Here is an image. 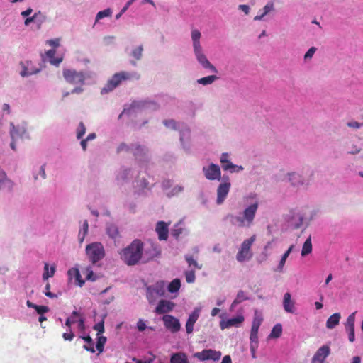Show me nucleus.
Masks as SVG:
<instances>
[{"label":"nucleus","instance_id":"nucleus-1","mask_svg":"<svg viewBox=\"0 0 363 363\" xmlns=\"http://www.w3.org/2000/svg\"><path fill=\"white\" fill-rule=\"evenodd\" d=\"M308 223L305 209L296 206L286 210L276 225H279L282 230H294L301 228L304 225L306 228Z\"/></svg>","mask_w":363,"mask_h":363},{"label":"nucleus","instance_id":"nucleus-2","mask_svg":"<svg viewBox=\"0 0 363 363\" xmlns=\"http://www.w3.org/2000/svg\"><path fill=\"white\" fill-rule=\"evenodd\" d=\"M65 81L75 86L70 94H80L84 91L83 86L95 82L96 75L94 72L88 70L77 71L74 69H64L62 72Z\"/></svg>","mask_w":363,"mask_h":363},{"label":"nucleus","instance_id":"nucleus-3","mask_svg":"<svg viewBox=\"0 0 363 363\" xmlns=\"http://www.w3.org/2000/svg\"><path fill=\"white\" fill-rule=\"evenodd\" d=\"M201 33L197 28L191 30V40L195 58L203 69L217 73L216 67L210 62L205 54L201 42Z\"/></svg>","mask_w":363,"mask_h":363},{"label":"nucleus","instance_id":"nucleus-4","mask_svg":"<svg viewBox=\"0 0 363 363\" xmlns=\"http://www.w3.org/2000/svg\"><path fill=\"white\" fill-rule=\"evenodd\" d=\"M143 243L140 240H134L120 252L121 259L129 266L136 264L141 259Z\"/></svg>","mask_w":363,"mask_h":363},{"label":"nucleus","instance_id":"nucleus-5","mask_svg":"<svg viewBox=\"0 0 363 363\" xmlns=\"http://www.w3.org/2000/svg\"><path fill=\"white\" fill-rule=\"evenodd\" d=\"M140 79V74L136 72L121 71L115 73L105 84L101 89L102 95L108 94L118 87L123 82L138 80Z\"/></svg>","mask_w":363,"mask_h":363},{"label":"nucleus","instance_id":"nucleus-6","mask_svg":"<svg viewBox=\"0 0 363 363\" xmlns=\"http://www.w3.org/2000/svg\"><path fill=\"white\" fill-rule=\"evenodd\" d=\"M313 176V170L309 168L303 169L299 172H291L286 174L290 184L295 188L307 189Z\"/></svg>","mask_w":363,"mask_h":363},{"label":"nucleus","instance_id":"nucleus-7","mask_svg":"<svg viewBox=\"0 0 363 363\" xmlns=\"http://www.w3.org/2000/svg\"><path fill=\"white\" fill-rule=\"evenodd\" d=\"M257 208V202L248 206L242 215L231 216L232 223L241 228H250L253 223Z\"/></svg>","mask_w":363,"mask_h":363},{"label":"nucleus","instance_id":"nucleus-8","mask_svg":"<svg viewBox=\"0 0 363 363\" xmlns=\"http://www.w3.org/2000/svg\"><path fill=\"white\" fill-rule=\"evenodd\" d=\"M157 108V104L150 101H135L129 108H124L123 111L119 115V118L124 115L131 116L138 111L155 110Z\"/></svg>","mask_w":363,"mask_h":363},{"label":"nucleus","instance_id":"nucleus-9","mask_svg":"<svg viewBox=\"0 0 363 363\" xmlns=\"http://www.w3.org/2000/svg\"><path fill=\"white\" fill-rule=\"evenodd\" d=\"M256 240V236L254 235L250 238L245 239L241 244L240 247L236 255V259L239 262H244L249 261L252 257V252L251 247Z\"/></svg>","mask_w":363,"mask_h":363},{"label":"nucleus","instance_id":"nucleus-10","mask_svg":"<svg viewBox=\"0 0 363 363\" xmlns=\"http://www.w3.org/2000/svg\"><path fill=\"white\" fill-rule=\"evenodd\" d=\"M149 150L147 147L138 143L132 144V153L138 162V166L144 169H147V164L150 162L148 157Z\"/></svg>","mask_w":363,"mask_h":363},{"label":"nucleus","instance_id":"nucleus-11","mask_svg":"<svg viewBox=\"0 0 363 363\" xmlns=\"http://www.w3.org/2000/svg\"><path fill=\"white\" fill-rule=\"evenodd\" d=\"M167 284L160 281L146 288V297L150 303H153L158 297L163 296L166 292Z\"/></svg>","mask_w":363,"mask_h":363},{"label":"nucleus","instance_id":"nucleus-12","mask_svg":"<svg viewBox=\"0 0 363 363\" xmlns=\"http://www.w3.org/2000/svg\"><path fill=\"white\" fill-rule=\"evenodd\" d=\"M86 254L89 260L95 264L104 258L105 250L101 242H94L86 247Z\"/></svg>","mask_w":363,"mask_h":363},{"label":"nucleus","instance_id":"nucleus-13","mask_svg":"<svg viewBox=\"0 0 363 363\" xmlns=\"http://www.w3.org/2000/svg\"><path fill=\"white\" fill-rule=\"evenodd\" d=\"M138 174L134 168L122 167L116 173V180L118 184L123 185L130 182L133 178H136Z\"/></svg>","mask_w":363,"mask_h":363},{"label":"nucleus","instance_id":"nucleus-14","mask_svg":"<svg viewBox=\"0 0 363 363\" xmlns=\"http://www.w3.org/2000/svg\"><path fill=\"white\" fill-rule=\"evenodd\" d=\"M193 356L201 362L209 360L216 362L220 359L222 353L220 351L212 349H205L201 352H195Z\"/></svg>","mask_w":363,"mask_h":363},{"label":"nucleus","instance_id":"nucleus-15","mask_svg":"<svg viewBox=\"0 0 363 363\" xmlns=\"http://www.w3.org/2000/svg\"><path fill=\"white\" fill-rule=\"evenodd\" d=\"M205 178L210 181H220L221 179V170L218 164L211 163L202 168Z\"/></svg>","mask_w":363,"mask_h":363},{"label":"nucleus","instance_id":"nucleus-16","mask_svg":"<svg viewBox=\"0 0 363 363\" xmlns=\"http://www.w3.org/2000/svg\"><path fill=\"white\" fill-rule=\"evenodd\" d=\"M230 186L231 184L229 180V177H223L222 182L218 185L217 188V204L220 205L224 202L229 193Z\"/></svg>","mask_w":363,"mask_h":363},{"label":"nucleus","instance_id":"nucleus-17","mask_svg":"<svg viewBox=\"0 0 363 363\" xmlns=\"http://www.w3.org/2000/svg\"><path fill=\"white\" fill-rule=\"evenodd\" d=\"M9 132L11 140H13L28 138L26 128L24 125H15L13 123H11Z\"/></svg>","mask_w":363,"mask_h":363},{"label":"nucleus","instance_id":"nucleus-18","mask_svg":"<svg viewBox=\"0 0 363 363\" xmlns=\"http://www.w3.org/2000/svg\"><path fill=\"white\" fill-rule=\"evenodd\" d=\"M223 315V314L220 315L222 320H220L219 325L222 330L232 327H238L243 323L245 320L242 315H238L236 317L229 319H224Z\"/></svg>","mask_w":363,"mask_h":363},{"label":"nucleus","instance_id":"nucleus-19","mask_svg":"<svg viewBox=\"0 0 363 363\" xmlns=\"http://www.w3.org/2000/svg\"><path fill=\"white\" fill-rule=\"evenodd\" d=\"M13 186V182L7 177L5 171L0 168V194L11 192Z\"/></svg>","mask_w":363,"mask_h":363},{"label":"nucleus","instance_id":"nucleus-20","mask_svg":"<svg viewBox=\"0 0 363 363\" xmlns=\"http://www.w3.org/2000/svg\"><path fill=\"white\" fill-rule=\"evenodd\" d=\"M162 319L165 328L172 333H177L180 330L181 324L178 318L170 315H164Z\"/></svg>","mask_w":363,"mask_h":363},{"label":"nucleus","instance_id":"nucleus-21","mask_svg":"<svg viewBox=\"0 0 363 363\" xmlns=\"http://www.w3.org/2000/svg\"><path fill=\"white\" fill-rule=\"evenodd\" d=\"M201 311V307H196L189 314L186 323V331L188 334H191L194 331V325L199 319Z\"/></svg>","mask_w":363,"mask_h":363},{"label":"nucleus","instance_id":"nucleus-22","mask_svg":"<svg viewBox=\"0 0 363 363\" xmlns=\"http://www.w3.org/2000/svg\"><path fill=\"white\" fill-rule=\"evenodd\" d=\"M330 353V347L328 345H323L316 351L313 355L311 363H323Z\"/></svg>","mask_w":363,"mask_h":363},{"label":"nucleus","instance_id":"nucleus-23","mask_svg":"<svg viewBox=\"0 0 363 363\" xmlns=\"http://www.w3.org/2000/svg\"><path fill=\"white\" fill-rule=\"evenodd\" d=\"M174 306L175 303H174L173 302L168 300L162 299L160 300L157 303V306L155 309V312L157 314H164L173 311Z\"/></svg>","mask_w":363,"mask_h":363},{"label":"nucleus","instance_id":"nucleus-24","mask_svg":"<svg viewBox=\"0 0 363 363\" xmlns=\"http://www.w3.org/2000/svg\"><path fill=\"white\" fill-rule=\"evenodd\" d=\"M179 131L181 145L184 150L189 151L191 148L190 129L185 125Z\"/></svg>","mask_w":363,"mask_h":363},{"label":"nucleus","instance_id":"nucleus-25","mask_svg":"<svg viewBox=\"0 0 363 363\" xmlns=\"http://www.w3.org/2000/svg\"><path fill=\"white\" fill-rule=\"evenodd\" d=\"M67 275L70 281H74V284L82 287L84 281L82 279L80 272L77 268L73 267L68 270Z\"/></svg>","mask_w":363,"mask_h":363},{"label":"nucleus","instance_id":"nucleus-26","mask_svg":"<svg viewBox=\"0 0 363 363\" xmlns=\"http://www.w3.org/2000/svg\"><path fill=\"white\" fill-rule=\"evenodd\" d=\"M89 232V221L83 219L79 221L78 241L82 244Z\"/></svg>","mask_w":363,"mask_h":363},{"label":"nucleus","instance_id":"nucleus-27","mask_svg":"<svg viewBox=\"0 0 363 363\" xmlns=\"http://www.w3.org/2000/svg\"><path fill=\"white\" fill-rule=\"evenodd\" d=\"M283 308L286 313H295V302L291 299V296L289 292L285 293L284 295Z\"/></svg>","mask_w":363,"mask_h":363},{"label":"nucleus","instance_id":"nucleus-28","mask_svg":"<svg viewBox=\"0 0 363 363\" xmlns=\"http://www.w3.org/2000/svg\"><path fill=\"white\" fill-rule=\"evenodd\" d=\"M45 20V17L40 11L35 12L33 16L25 18L24 26H28L31 23L35 22L38 23V28Z\"/></svg>","mask_w":363,"mask_h":363},{"label":"nucleus","instance_id":"nucleus-29","mask_svg":"<svg viewBox=\"0 0 363 363\" xmlns=\"http://www.w3.org/2000/svg\"><path fill=\"white\" fill-rule=\"evenodd\" d=\"M155 230L160 240H166L167 239L169 230L168 225L166 223L163 221L158 222Z\"/></svg>","mask_w":363,"mask_h":363},{"label":"nucleus","instance_id":"nucleus-30","mask_svg":"<svg viewBox=\"0 0 363 363\" xmlns=\"http://www.w3.org/2000/svg\"><path fill=\"white\" fill-rule=\"evenodd\" d=\"M33 178L35 182L43 181L46 179L45 164L36 166L33 169Z\"/></svg>","mask_w":363,"mask_h":363},{"label":"nucleus","instance_id":"nucleus-31","mask_svg":"<svg viewBox=\"0 0 363 363\" xmlns=\"http://www.w3.org/2000/svg\"><path fill=\"white\" fill-rule=\"evenodd\" d=\"M294 247V245H291L289 249L284 253V255L281 256V259L277 264V266L275 268V271L279 273H284L285 272L284 270V265L286 263V261L287 258L289 257L290 253L292 252L293 249Z\"/></svg>","mask_w":363,"mask_h":363},{"label":"nucleus","instance_id":"nucleus-32","mask_svg":"<svg viewBox=\"0 0 363 363\" xmlns=\"http://www.w3.org/2000/svg\"><path fill=\"white\" fill-rule=\"evenodd\" d=\"M170 363H189L187 355L182 352L173 353L169 359Z\"/></svg>","mask_w":363,"mask_h":363},{"label":"nucleus","instance_id":"nucleus-33","mask_svg":"<svg viewBox=\"0 0 363 363\" xmlns=\"http://www.w3.org/2000/svg\"><path fill=\"white\" fill-rule=\"evenodd\" d=\"M56 51L55 49H50L45 53L46 57L51 65L55 66H59L62 61V57H55Z\"/></svg>","mask_w":363,"mask_h":363},{"label":"nucleus","instance_id":"nucleus-34","mask_svg":"<svg viewBox=\"0 0 363 363\" xmlns=\"http://www.w3.org/2000/svg\"><path fill=\"white\" fill-rule=\"evenodd\" d=\"M262 313L260 311L256 310L255 311L251 330L259 331V326L262 324Z\"/></svg>","mask_w":363,"mask_h":363},{"label":"nucleus","instance_id":"nucleus-35","mask_svg":"<svg viewBox=\"0 0 363 363\" xmlns=\"http://www.w3.org/2000/svg\"><path fill=\"white\" fill-rule=\"evenodd\" d=\"M341 315L340 313H335L328 318L326 322V327L333 329L339 324Z\"/></svg>","mask_w":363,"mask_h":363},{"label":"nucleus","instance_id":"nucleus-36","mask_svg":"<svg viewBox=\"0 0 363 363\" xmlns=\"http://www.w3.org/2000/svg\"><path fill=\"white\" fill-rule=\"evenodd\" d=\"M30 63H27V66H23L22 70L20 72V74L23 77H29L33 74H35L40 72L39 69L34 68L30 66Z\"/></svg>","mask_w":363,"mask_h":363},{"label":"nucleus","instance_id":"nucleus-37","mask_svg":"<svg viewBox=\"0 0 363 363\" xmlns=\"http://www.w3.org/2000/svg\"><path fill=\"white\" fill-rule=\"evenodd\" d=\"M56 272V267L55 264L51 267L48 263L44 264V272L43 273V279L47 280L50 277H52Z\"/></svg>","mask_w":363,"mask_h":363},{"label":"nucleus","instance_id":"nucleus-38","mask_svg":"<svg viewBox=\"0 0 363 363\" xmlns=\"http://www.w3.org/2000/svg\"><path fill=\"white\" fill-rule=\"evenodd\" d=\"M112 13L113 11L110 8L99 11L95 18L94 25L99 23L100 21L104 18L111 17Z\"/></svg>","mask_w":363,"mask_h":363},{"label":"nucleus","instance_id":"nucleus-39","mask_svg":"<svg viewBox=\"0 0 363 363\" xmlns=\"http://www.w3.org/2000/svg\"><path fill=\"white\" fill-rule=\"evenodd\" d=\"M26 305L28 308H34L35 310V311L37 312V313H38L39 315H43L49 311V308L48 306H38V305L34 304L29 300H28L26 301Z\"/></svg>","mask_w":363,"mask_h":363},{"label":"nucleus","instance_id":"nucleus-40","mask_svg":"<svg viewBox=\"0 0 363 363\" xmlns=\"http://www.w3.org/2000/svg\"><path fill=\"white\" fill-rule=\"evenodd\" d=\"M181 287V281L179 279H173L168 285L167 288L169 293L174 294L178 292Z\"/></svg>","mask_w":363,"mask_h":363},{"label":"nucleus","instance_id":"nucleus-41","mask_svg":"<svg viewBox=\"0 0 363 363\" xmlns=\"http://www.w3.org/2000/svg\"><path fill=\"white\" fill-rule=\"evenodd\" d=\"M218 79V77L216 75H209L204 77L196 80V83L203 86H207L212 84L216 80Z\"/></svg>","mask_w":363,"mask_h":363},{"label":"nucleus","instance_id":"nucleus-42","mask_svg":"<svg viewBox=\"0 0 363 363\" xmlns=\"http://www.w3.org/2000/svg\"><path fill=\"white\" fill-rule=\"evenodd\" d=\"M247 299H248V297L246 295V294L243 291H239L237 294L236 298L231 304L230 309L232 310L238 304L240 303L241 302Z\"/></svg>","mask_w":363,"mask_h":363},{"label":"nucleus","instance_id":"nucleus-43","mask_svg":"<svg viewBox=\"0 0 363 363\" xmlns=\"http://www.w3.org/2000/svg\"><path fill=\"white\" fill-rule=\"evenodd\" d=\"M312 251V242L311 238L309 236L306 240L304 242L302 250H301V256L305 257L310 254Z\"/></svg>","mask_w":363,"mask_h":363},{"label":"nucleus","instance_id":"nucleus-44","mask_svg":"<svg viewBox=\"0 0 363 363\" xmlns=\"http://www.w3.org/2000/svg\"><path fill=\"white\" fill-rule=\"evenodd\" d=\"M143 45H140L138 46L134 47L130 53V55L133 57L136 60H140L142 58L143 56Z\"/></svg>","mask_w":363,"mask_h":363},{"label":"nucleus","instance_id":"nucleus-45","mask_svg":"<svg viewBox=\"0 0 363 363\" xmlns=\"http://www.w3.org/2000/svg\"><path fill=\"white\" fill-rule=\"evenodd\" d=\"M163 124L168 128H170V129H172V130H177L179 129L180 130V129L182 128L183 126H184V125L182 124H180V123H177L173 119H169V120H164L163 121Z\"/></svg>","mask_w":363,"mask_h":363},{"label":"nucleus","instance_id":"nucleus-46","mask_svg":"<svg viewBox=\"0 0 363 363\" xmlns=\"http://www.w3.org/2000/svg\"><path fill=\"white\" fill-rule=\"evenodd\" d=\"M106 233L109 237L115 238L118 235V228L114 224H108L106 226Z\"/></svg>","mask_w":363,"mask_h":363},{"label":"nucleus","instance_id":"nucleus-47","mask_svg":"<svg viewBox=\"0 0 363 363\" xmlns=\"http://www.w3.org/2000/svg\"><path fill=\"white\" fill-rule=\"evenodd\" d=\"M80 337L82 338L86 343L84 345V348L87 351L94 352V342L92 339L89 336H80Z\"/></svg>","mask_w":363,"mask_h":363},{"label":"nucleus","instance_id":"nucleus-48","mask_svg":"<svg viewBox=\"0 0 363 363\" xmlns=\"http://www.w3.org/2000/svg\"><path fill=\"white\" fill-rule=\"evenodd\" d=\"M220 162L222 164L223 169H224L225 167L229 166V164H232L230 160V155L227 152L221 154L220 157Z\"/></svg>","mask_w":363,"mask_h":363},{"label":"nucleus","instance_id":"nucleus-49","mask_svg":"<svg viewBox=\"0 0 363 363\" xmlns=\"http://www.w3.org/2000/svg\"><path fill=\"white\" fill-rule=\"evenodd\" d=\"M86 130V129L85 125L84 124V123L80 122L76 130L77 138L78 140L82 139L83 136L85 135Z\"/></svg>","mask_w":363,"mask_h":363},{"label":"nucleus","instance_id":"nucleus-50","mask_svg":"<svg viewBox=\"0 0 363 363\" xmlns=\"http://www.w3.org/2000/svg\"><path fill=\"white\" fill-rule=\"evenodd\" d=\"M128 152L132 153V144L128 145L126 143H122L117 147V152Z\"/></svg>","mask_w":363,"mask_h":363},{"label":"nucleus","instance_id":"nucleus-51","mask_svg":"<svg viewBox=\"0 0 363 363\" xmlns=\"http://www.w3.org/2000/svg\"><path fill=\"white\" fill-rule=\"evenodd\" d=\"M244 169L243 167L241 165H236L234 164H230L229 166H226L224 167L225 171H229L231 173L234 172H242Z\"/></svg>","mask_w":363,"mask_h":363},{"label":"nucleus","instance_id":"nucleus-52","mask_svg":"<svg viewBox=\"0 0 363 363\" xmlns=\"http://www.w3.org/2000/svg\"><path fill=\"white\" fill-rule=\"evenodd\" d=\"M272 9V4H270V3H268L265 6L264 8L263 9L264 11L259 14V15H257L255 18H254V20L255 21H260L262 20L264 16L267 14Z\"/></svg>","mask_w":363,"mask_h":363},{"label":"nucleus","instance_id":"nucleus-53","mask_svg":"<svg viewBox=\"0 0 363 363\" xmlns=\"http://www.w3.org/2000/svg\"><path fill=\"white\" fill-rule=\"evenodd\" d=\"M183 190H184L183 186L177 185V186H174L171 190L167 191L166 194H167V196L169 197L174 196H177L179 194H180L181 192H182Z\"/></svg>","mask_w":363,"mask_h":363},{"label":"nucleus","instance_id":"nucleus-54","mask_svg":"<svg viewBox=\"0 0 363 363\" xmlns=\"http://www.w3.org/2000/svg\"><path fill=\"white\" fill-rule=\"evenodd\" d=\"M250 345L257 346L258 347V331L251 330H250Z\"/></svg>","mask_w":363,"mask_h":363},{"label":"nucleus","instance_id":"nucleus-55","mask_svg":"<svg viewBox=\"0 0 363 363\" xmlns=\"http://www.w3.org/2000/svg\"><path fill=\"white\" fill-rule=\"evenodd\" d=\"M106 342V337L104 336H99L96 342V350L99 351V353H101L104 350V345Z\"/></svg>","mask_w":363,"mask_h":363},{"label":"nucleus","instance_id":"nucleus-56","mask_svg":"<svg viewBox=\"0 0 363 363\" xmlns=\"http://www.w3.org/2000/svg\"><path fill=\"white\" fill-rule=\"evenodd\" d=\"M186 261L187 262L189 267H194V268H196L198 269H201L202 268V266L199 264L198 262L192 257L191 255H186L185 257Z\"/></svg>","mask_w":363,"mask_h":363},{"label":"nucleus","instance_id":"nucleus-57","mask_svg":"<svg viewBox=\"0 0 363 363\" xmlns=\"http://www.w3.org/2000/svg\"><path fill=\"white\" fill-rule=\"evenodd\" d=\"M355 314L356 312H354L348 316L347 321L345 324V328H354Z\"/></svg>","mask_w":363,"mask_h":363},{"label":"nucleus","instance_id":"nucleus-58","mask_svg":"<svg viewBox=\"0 0 363 363\" xmlns=\"http://www.w3.org/2000/svg\"><path fill=\"white\" fill-rule=\"evenodd\" d=\"M317 48L315 47H311L308 50V51L304 55V61L308 62L313 57L315 52H316Z\"/></svg>","mask_w":363,"mask_h":363},{"label":"nucleus","instance_id":"nucleus-59","mask_svg":"<svg viewBox=\"0 0 363 363\" xmlns=\"http://www.w3.org/2000/svg\"><path fill=\"white\" fill-rule=\"evenodd\" d=\"M185 278L187 283H194L196 279L195 272L193 269L185 272Z\"/></svg>","mask_w":363,"mask_h":363},{"label":"nucleus","instance_id":"nucleus-60","mask_svg":"<svg viewBox=\"0 0 363 363\" xmlns=\"http://www.w3.org/2000/svg\"><path fill=\"white\" fill-rule=\"evenodd\" d=\"M136 0H128L125 6L123 7V9L121 10L120 13H118L116 16V19H119L121 18V16H122V14H123L128 9V8Z\"/></svg>","mask_w":363,"mask_h":363},{"label":"nucleus","instance_id":"nucleus-61","mask_svg":"<svg viewBox=\"0 0 363 363\" xmlns=\"http://www.w3.org/2000/svg\"><path fill=\"white\" fill-rule=\"evenodd\" d=\"M84 274L86 276V279L87 280L95 281L96 279V276L93 273L91 268L89 267L86 268Z\"/></svg>","mask_w":363,"mask_h":363},{"label":"nucleus","instance_id":"nucleus-62","mask_svg":"<svg viewBox=\"0 0 363 363\" xmlns=\"http://www.w3.org/2000/svg\"><path fill=\"white\" fill-rule=\"evenodd\" d=\"M282 333V325L277 323L274 326V339L280 337Z\"/></svg>","mask_w":363,"mask_h":363},{"label":"nucleus","instance_id":"nucleus-63","mask_svg":"<svg viewBox=\"0 0 363 363\" xmlns=\"http://www.w3.org/2000/svg\"><path fill=\"white\" fill-rule=\"evenodd\" d=\"M136 328L138 331L143 332L147 328L145 321L143 319H139L137 322Z\"/></svg>","mask_w":363,"mask_h":363},{"label":"nucleus","instance_id":"nucleus-64","mask_svg":"<svg viewBox=\"0 0 363 363\" xmlns=\"http://www.w3.org/2000/svg\"><path fill=\"white\" fill-rule=\"evenodd\" d=\"M74 335L72 330V329H67L66 333L62 334V337L65 340L71 341L73 340Z\"/></svg>","mask_w":363,"mask_h":363}]
</instances>
